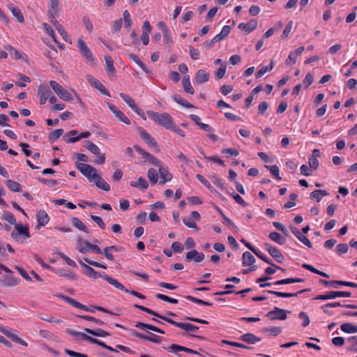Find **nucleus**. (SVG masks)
Returning a JSON list of instances; mask_svg holds the SVG:
<instances>
[{
	"label": "nucleus",
	"mask_w": 357,
	"mask_h": 357,
	"mask_svg": "<svg viewBox=\"0 0 357 357\" xmlns=\"http://www.w3.org/2000/svg\"><path fill=\"white\" fill-rule=\"evenodd\" d=\"M269 254L278 262L283 263L284 261V257L281 253V252L277 248H274Z\"/></svg>",
	"instance_id": "obj_47"
},
{
	"label": "nucleus",
	"mask_w": 357,
	"mask_h": 357,
	"mask_svg": "<svg viewBox=\"0 0 357 357\" xmlns=\"http://www.w3.org/2000/svg\"><path fill=\"white\" fill-rule=\"evenodd\" d=\"M275 61L273 60H271L270 62V64L267 66H263L261 67L257 73L256 77L260 78L265 73L267 72H270L273 70V68L275 66Z\"/></svg>",
	"instance_id": "obj_37"
},
{
	"label": "nucleus",
	"mask_w": 357,
	"mask_h": 357,
	"mask_svg": "<svg viewBox=\"0 0 357 357\" xmlns=\"http://www.w3.org/2000/svg\"><path fill=\"white\" fill-rule=\"evenodd\" d=\"M50 85L61 99L63 100L64 101H69L73 100L72 94L56 81H50Z\"/></svg>",
	"instance_id": "obj_6"
},
{
	"label": "nucleus",
	"mask_w": 357,
	"mask_h": 357,
	"mask_svg": "<svg viewBox=\"0 0 357 357\" xmlns=\"http://www.w3.org/2000/svg\"><path fill=\"white\" fill-rule=\"evenodd\" d=\"M130 185L135 188H139L141 190H146L149 187V183L144 178L139 177L137 182H130Z\"/></svg>",
	"instance_id": "obj_35"
},
{
	"label": "nucleus",
	"mask_w": 357,
	"mask_h": 357,
	"mask_svg": "<svg viewBox=\"0 0 357 357\" xmlns=\"http://www.w3.org/2000/svg\"><path fill=\"white\" fill-rule=\"evenodd\" d=\"M268 237L273 241L280 244L284 245L286 242L285 238L281 236L280 234L276 231H272L269 234Z\"/></svg>",
	"instance_id": "obj_38"
},
{
	"label": "nucleus",
	"mask_w": 357,
	"mask_h": 357,
	"mask_svg": "<svg viewBox=\"0 0 357 357\" xmlns=\"http://www.w3.org/2000/svg\"><path fill=\"white\" fill-rule=\"evenodd\" d=\"M7 7L18 22L23 23L24 22V15L18 8L15 7L13 3L8 4Z\"/></svg>",
	"instance_id": "obj_23"
},
{
	"label": "nucleus",
	"mask_w": 357,
	"mask_h": 357,
	"mask_svg": "<svg viewBox=\"0 0 357 357\" xmlns=\"http://www.w3.org/2000/svg\"><path fill=\"white\" fill-rule=\"evenodd\" d=\"M159 167V173L160 176L161 181H160V185H164L165 183L170 181L172 179V175L169 172L167 167H162V165L158 167Z\"/></svg>",
	"instance_id": "obj_17"
},
{
	"label": "nucleus",
	"mask_w": 357,
	"mask_h": 357,
	"mask_svg": "<svg viewBox=\"0 0 357 357\" xmlns=\"http://www.w3.org/2000/svg\"><path fill=\"white\" fill-rule=\"evenodd\" d=\"M227 66L225 63H222L220 67L215 71V76L217 79L222 78L226 73Z\"/></svg>",
	"instance_id": "obj_62"
},
{
	"label": "nucleus",
	"mask_w": 357,
	"mask_h": 357,
	"mask_svg": "<svg viewBox=\"0 0 357 357\" xmlns=\"http://www.w3.org/2000/svg\"><path fill=\"white\" fill-rule=\"evenodd\" d=\"M102 278L107 281L108 283L114 286L118 289H120L125 292H129V290L126 289L121 283H120L117 280L107 275H103Z\"/></svg>",
	"instance_id": "obj_24"
},
{
	"label": "nucleus",
	"mask_w": 357,
	"mask_h": 357,
	"mask_svg": "<svg viewBox=\"0 0 357 357\" xmlns=\"http://www.w3.org/2000/svg\"><path fill=\"white\" fill-rule=\"evenodd\" d=\"M209 74L204 70H199L195 76V82L197 84H202L208 81Z\"/></svg>",
	"instance_id": "obj_21"
},
{
	"label": "nucleus",
	"mask_w": 357,
	"mask_h": 357,
	"mask_svg": "<svg viewBox=\"0 0 357 357\" xmlns=\"http://www.w3.org/2000/svg\"><path fill=\"white\" fill-rule=\"evenodd\" d=\"M84 331L87 333H89L91 335L96 336V337H105L109 336L110 335L108 332H106L100 328H98L96 330H93L91 328H84Z\"/></svg>",
	"instance_id": "obj_36"
},
{
	"label": "nucleus",
	"mask_w": 357,
	"mask_h": 357,
	"mask_svg": "<svg viewBox=\"0 0 357 357\" xmlns=\"http://www.w3.org/2000/svg\"><path fill=\"white\" fill-rule=\"evenodd\" d=\"M59 10V0H50L47 11L50 20H56Z\"/></svg>",
	"instance_id": "obj_12"
},
{
	"label": "nucleus",
	"mask_w": 357,
	"mask_h": 357,
	"mask_svg": "<svg viewBox=\"0 0 357 357\" xmlns=\"http://www.w3.org/2000/svg\"><path fill=\"white\" fill-rule=\"evenodd\" d=\"M291 232L296 236V238L301 241L303 244H305L308 248H312V243L310 241L304 236L298 228L296 227L291 226L290 227Z\"/></svg>",
	"instance_id": "obj_18"
},
{
	"label": "nucleus",
	"mask_w": 357,
	"mask_h": 357,
	"mask_svg": "<svg viewBox=\"0 0 357 357\" xmlns=\"http://www.w3.org/2000/svg\"><path fill=\"white\" fill-rule=\"evenodd\" d=\"M308 291H310V289H305L300 290L296 293H284V292L276 291H273V290H266V291L268 294L275 295L278 297L291 298V297H296L299 294H303V292Z\"/></svg>",
	"instance_id": "obj_16"
},
{
	"label": "nucleus",
	"mask_w": 357,
	"mask_h": 357,
	"mask_svg": "<svg viewBox=\"0 0 357 357\" xmlns=\"http://www.w3.org/2000/svg\"><path fill=\"white\" fill-rule=\"evenodd\" d=\"M105 70L109 74H114L116 73L115 68L114 66V61L109 56H105Z\"/></svg>",
	"instance_id": "obj_34"
},
{
	"label": "nucleus",
	"mask_w": 357,
	"mask_h": 357,
	"mask_svg": "<svg viewBox=\"0 0 357 357\" xmlns=\"http://www.w3.org/2000/svg\"><path fill=\"white\" fill-rule=\"evenodd\" d=\"M56 273L61 277H66L73 280H76V276L73 273L64 269H59Z\"/></svg>",
	"instance_id": "obj_58"
},
{
	"label": "nucleus",
	"mask_w": 357,
	"mask_h": 357,
	"mask_svg": "<svg viewBox=\"0 0 357 357\" xmlns=\"http://www.w3.org/2000/svg\"><path fill=\"white\" fill-rule=\"evenodd\" d=\"M139 137L151 147H157V142L155 139L142 128H139Z\"/></svg>",
	"instance_id": "obj_14"
},
{
	"label": "nucleus",
	"mask_w": 357,
	"mask_h": 357,
	"mask_svg": "<svg viewBox=\"0 0 357 357\" xmlns=\"http://www.w3.org/2000/svg\"><path fill=\"white\" fill-rule=\"evenodd\" d=\"M183 222L186 227L189 228L195 229L197 230L199 229L197 224L193 221V220L190 217L183 218Z\"/></svg>",
	"instance_id": "obj_64"
},
{
	"label": "nucleus",
	"mask_w": 357,
	"mask_h": 357,
	"mask_svg": "<svg viewBox=\"0 0 357 357\" xmlns=\"http://www.w3.org/2000/svg\"><path fill=\"white\" fill-rule=\"evenodd\" d=\"M302 267L314 273H316L317 275H321L323 277H325V278H328V275L326 274V273H324L321 271H319L318 269L314 268L312 266L310 265V264H303L302 265Z\"/></svg>",
	"instance_id": "obj_54"
},
{
	"label": "nucleus",
	"mask_w": 357,
	"mask_h": 357,
	"mask_svg": "<svg viewBox=\"0 0 357 357\" xmlns=\"http://www.w3.org/2000/svg\"><path fill=\"white\" fill-rule=\"evenodd\" d=\"M173 99L177 103L181 105L182 106L187 108H193L195 107L191 103H190L186 99L182 98L180 95L175 94L173 96Z\"/></svg>",
	"instance_id": "obj_43"
},
{
	"label": "nucleus",
	"mask_w": 357,
	"mask_h": 357,
	"mask_svg": "<svg viewBox=\"0 0 357 357\" xmlns=\"http://www.w3.org/2000/svg\"><path fill=\"white\" fill-rule=\"evenodd\" d=\"M182 84H183V89L186 93H188L190 94L194 93V89L190 84L189 75H185L183 77V80H182Z\"/></svg>",
	"instance_id": "obj_40"
},
{
	"label": "nucleus",
	"mask_w": 357,
	"mask_h": 357,
	"mask_svg": "<svg viewBox=\"0 0 357 357\" xmlns=\"http://www.w3.org/2000/svg\"><path fill=\"white\" fill-rule=\"evenodd\" d=\"M84 274L87 277L91 278L92 279H97L98 278H102V276H103L98 272L96 271L91 266L88 267L87 270L84 271Z\"/></svg>",
	"instance_id": "obj_53"
},
{
	"label": "nucleus",
	"mask_w": 357,
	"mask_h": 357,
	"mask_svg": "<svg viewBox=\"0 0 357 357\" xmlns=\"http://www.w3.org/2000/svg\"><path fill=\"white\" fill-rule=\"evenodd\" d=\"M36 219L38 221V227L45 226L50 221V217L47 212L44 210H40L36 213Z\"/></svg>",
	"instance_id": "obj_19"
},
{
	"label": "nucleus",
	"mask_w": 357,
	"mask_h": 357,
	"mask_svg": "<svg viewBox=\"0 0 357 357\" xmlns=\"http://www.w3.org/2000/svg\"><path fill=\"white\" fill-rule=\"evenodd\" d=\"M119 96L133 112L139 115L144 119H146V118L144 116L143 110L137 106L135 100L130 96L124 93H120Z\"/></svg>",
	"instance_id": "obj_8"
},
{
	"label": "nucleus",
	"mask_w": 357,
	"mask_h": 357,
	"mask_svg": "<svg viewBox=\"0 0 357 357\" xmlns=\"http://www.w3.org/2000/svg\"><path fill=\"white\" fill-rule=\"evenodd\" d=\"M42 28L43 30L46 31V33L52 38V40L55 43H57L54 31L49 24H47L46 22L43 23Z\"/></svg>",
	"instance_id": "obj_56"
},
{
	"label": "nucleus",
	"mask_w": 357,
	"mask_h": 357,
	"mask_svg": "<svg viewBox=\"0 0 357 357\" xmlns=\"http://www.w3.org/2000/svg\"><path fill=\"white\" fill-rule=\"evenodd\" d=\"M6 183L7 187L12 192H22V185L17 181L13 180H7Z\"/></svg>",
	"instance_id": "obj_42"
},
{
	"label": "nucleus",
	"mask_w": 357,
	"mask_h": 357,
	"mask_svg": "<svg viewBox=\"0 0 357 357\" xmlns=\"http://www.w3.org/2000/svg\"><path fill=\"white\" fill-rule=\"evenodd\" d=\"M261 331L271 336H277L282 333V328L279 326L264 328Z\"/></svg>",
	"instance_id": "obj_39"
},
{
	"label": "nucleus",
	"mask_w": 357,
	"mask_h": 357,
	"mask_svg": "<svg viewBox=\"0 0 357 357\" xmlns=\"http://www.w3.org/2000/svg\"><path fill=\"white\" fill-rule=\"evenodd\" d=\"M125 26L130 28L132 24V21L130 13L126 10L123 13Z\"/></svg>",
	"instance_id": "obj_63"
},
{
	"label": "nucleus",
	"mask_w": 357,
	"mask_h": 357,
	"mask_svg": "<svg viewBox=\"0 0 357 357\" xmlns=\"http://www.w3.org/2000/svg\"><path fill=\"white\" fill-rule=\"evenodd\" d=\"M79 251L83 254H85L88 252H89L91 246V243H89L86 241H82L81 239L79 240Z\"/></svg>",
	"instance_id": "obj_49"
},
{
	"label": "nucleus",
	"mask_w": 357,
	"mask_h": 357,
	"mask_svg": "<svg viewBox=\"0 0 357 357\" xmlns=\"http://www.w3.org/2000/svg\"><path fill=\"white\" fill-rule=\"evenodd\" d=\"M270 279H271V277H269L268 275L267 276H263V277H261V278H258L256 280V282L259 284V287H261V288H264V287H271L272 285V283L266 282V281L270 280Z\"/></svg>",
	"instance_id": "obj_57"
},
{
	"label": "nucleus",
	"mask_w": 357,
	"mask_h": 357,
	"mask_svg": "<svg viewBox=\"0 0 357 357\" xmlns=\"http://www.w3.org/2000/svg\"><path fill=\"white\" fill-rule=\"evenodd\" d=\"M256 256H257L259 258H260L261 260H263L264 262L267 263L268 264H270L272 266L275 267L278 270H281L282 271H285L284 269L274 264L272 261V260L268 257L266 255H264L261 250L256 248L255 252H253Z\"/></svg>",
	"instance_id": "obj_26"
},
{
	"label": "nucleus",
	"mask_w": 357,
	"mask_h": 357,
	"mask_svg": "<svg viewBox=\"0 0 357 357\" xmlns=\"http://www.w3.org/2000/svg\"><path fill=\"white\" fill-rule=\"evenodd\" d=\"M1 218L3 220L8 222L11 225H15L16 224V219L14 215L9 211L3 212Z\"/></svg>",
	"instance_id": "obj_55"
},
{
	"label": "nucleus",
	"mask_w": 357,
	"mask_h": 357,
	"mask_svg": "<svg viewBox=\"0 0 357 357\" xmlns=\"http://www.w3.org/2000/svg\"><path fill=\"white\" fill-rule=\"evenodd\" d=\"M59 298H61L63 301H64L66 303L71 305L72 306L80 309L82 303H79L76 300H75L73 298H70L69 296H65V295H59Z\"/></svg>",
	"instance_id": "obj_46"
},
{
	"label": "nucleus",
	"mask_w": 357,
	"mask_h": 357,
	"mask_svg": "<svg viewBox=\"0 0 357 357\" xmlns=\"http://www.w3.org/2000/svg\"><path fill=\"white\" fill-rule=\"evenodd\" d=\"M144 158L149 162L150 164L153 165L156 167H159L162 165V162L159 160L156 157L153 155L152 154L148 153L145 154Z\"/></svg>",
	"instance_id": "obj_51"
},
{
	"label": "nucleus",
	"mask_w": 357,
	"mask_h": 357,
	"mask_svg": "<svg viewBox=\"0 0 357 357\" xmlns=\"http://www.w3.org/2000/svg\"><path fill=\"white\" fill-rule=\"evenodd\" d=\"M196 178L197 180L202 183L204 185H205L209 190H211V192H215L221 198L223 199L221 194L217 192L213 186L210 184V183L201 174H197Z\"/></svg>",
	"instance_id": "obj_32"
},
{
	"label": "nucleus",
	"mask_w": 357,
	"mask_h": 357,
	"mask_svg": "<svg viewBox=\"0 0 357 357\" xmlns=\"http://www.w3.org/2000/svg\"><path fill=\"white\" fill-rule=\"evenodd\" d=\"M146 114L150 119L167 130L171 128L174 122L172 117L168 113L159 114L156 112L149 110Z\"/></svg>",
	"instance_id": "obj_2"
},
{
	"label": "nucleus",
	"mask_w": 357,
	"mask_h": 357,
	"mask_svg": "<svg viewBox=\"0 0 357 357\" xmlns=\"http://www.w3.org/2000/svg\"><path fill=\"white\" fill-rule=\"evenodd\" d=\"M10 236L17 242L22 241L23 239L30 238L29 228L27 225L16 223L15 230L11 232Z\"/></svg>",
	"instance_id": "obj_3"
},
{
	"label": "nucleus",
	"mask_w": 357,
	"mask_h": 357,
	"mask_svg": "<svg viewBox=\"0 0 357 357\" xmlns=\"http://www.w3.org/2000/svg\"><path fill=\"white\" fill-rule=\"evenodd\" d=\"M63 134V129H56L52 132L48 137L49 141L50 142H56L62 135Z\"/></svg>",
	"instance_id": "obj_50"
},
{
	"label": "nucleus",
	"mask_w": 357,
	"mask_h": 357,
	"mask_svg": "<svg viewBox=\"0 0 357 357\" xmlns=\"http://www.w3.org/2000/svg\"><path fill=\"white\" fill-rule=\"evenodd\" d=\"M38 93L40 95V104L44 105L47 102V99H49L50 95H51L52 92L50 89H45L44 86H40L38 90Z\"/></svg>",
	"instance_id": "obj_29"
},
{
	"label": "nucleus",
	"mask_w": 357,
	"mask_h": 357,
	"mask_svg": "<svg viewBox=\"0 0 357 357\" xmlns=\"http://www.w3.org/2000/svg\"><path fill=\"white\" fill-rule=\"evenodd\" d=\"M132 335L139 339L146 340L154 343H160L162 342V337L158 336L153 333H150V335H144L137 331H133Z\"/></svg>",
	"instance_id": "obj_13"
},
{
	"label": "nucleus",
	"mask_w": 357,
	"mask_h": 357,
	"mask_svg": "<svg viewBox=\"0 0 357 357\" xmlns=\"http://www.w3.org/2000/svg\"><path fill=\"white\" fill-rule=\"evenodd\" d=\"M77 48L82 56L87 62L95 63L96 58L86 43L82 38H79L77 40Z\"/></svg>",
	"instance_id": "obj_5"
},
{
	"label": "nucleus",
	"mask_w": 357,
	"mask_h": 357,
	"mask_svg": "<svg viewBox=\"0 0 357 357\" xmlns=\"http://www.w3.org/2000/svg\"><path fill=\"white\" fill-rule=\"evenodd\" d=\"M163 43L169 47L172 44V35L169 29H165L163 33Z\"/></svg>",
	"instance_id": "obj_59"
},
{
	"label": "nucleus",
	"mask_w": 357,
	"mask_h": 357,
	"mask_svg": "<svg viewBox=\"0 0 357 357\" xmlns=\"http://www.w3.org/2000/svg\"><path fill=\"white\" fill-rule=\"evenodd\" d=\"M239 340L248 344H254L256 342H260L261 339L260 337H257L253 333H248L242 335L239 337Z\"/></svg>",
	"instance_id": "obj_25"
},
{
	"label": "nucleus",
	"mask_w": 357,
	"mask_h": 357,
	"mask_svg": "<svg viewBox=\"0 0 357 357\" xmlns=\"http://www.w3.org/2000/svg\"><path fill=\"white\" fill-rule=\"evenodd\" d=\"M243 262L242 264L243 266H250L255 262V258L250 252H245L242 256Z\"/></svg>",
	"instance_id": "obj_30"
},
{
	"label": "nucleus",
	"mask_w": 357,
	"mask_h": 357,
	"mask_svg": "<svg viewBox=\"0 0 357 357\" xmlns=\"http://www.w3.org/2000/svg\"><path fill=\"white\" fill-rule=\"evenodd\" d=\"M72 225L80 231L87 234L89 232L86 226L78 218H73L72 219Z\"/></svg>",
	"instance_id": "obj_41"
},
{
	"label": "nucleus",
	"mask_w": 357,
	"mask_h": 357,
	"mask_svg": "<svg viewBox=\"0 0 357 357\" xmlns=\"http://www.w3.org/2000/svg\"><path fill=\"white\" fill-rule=\"evenodd\" d=\"M82 22L86 28V29L89 32L91 33L93 31V26L92 22H91L90 19L87 16H84L82 18Z\"/></svg>",
	"instance_id": "obj_61"
},
{
	"label": "nucleus",
	"mask_w": 357,
	"mask_h": 357,
	"mask_svg": "<svg viewBox=\"0 0 357 357\" xmlns=\"http://www.w3.org/2000/svg\"><path fill=\"white\" fill-rule=\"evenodd\" d=\"M265 167L270 170L271 174L275 177L278 181H280L282 178L280 176V169L277 165H265Z\"/></svg>",
	"instance_id": "obj_52"
},
{
	"label": "nucleus",
	"mask_w": 357,
	"mask_h": 357,
	"mask_svg": "<svg viewBox=\"0 0 357 357\" xmlns=\"http://www.w3.org/2000/svg\"><path fill=\"white\" fill-rule=\"evenodd\" d=\"M204 259V255L202 252H199L196 250L189 251L185 256V260L189 261L193 260L195 263H199Z\"/></svg>",
	"instance_id": "obj_15"
},
{
	"label": "nucleus",
	"mask_w": 357,
	"mask_h": 357,
	"mask_svg": "<svg viewBox=\"0 0 357 357\" xmlns=\"http://www.w3.org/2000/svg\"><path fill=\"white\" fill-rule=\"evenodd\" d=\"M86 79L89 82V83L91 85V86L98 90L102 94L105 95L107 96H110L108 90L100 83V81L93 77L92 75H88L86 76Z\"/></svg>",
	"instance_id": "obj_10"
},
{
	"label": "nucleus",
	"mask_w": 357,
	"mask_h": 357,
	"mask_svg": "<svg viewBox=\"0 0 357 357\" xmlns=\"http://www.w3.org/2000/svg\"><path fill=\"white\" fill-rule=\"evenodd\" d=\"M0 332L10 338L13 342L18 343L22 346L26 347L28 344L24 340L20 338L15 333V331L9 328L0 325Z\"/></svg>",
	"instance_id": "obj_9"
},
{
	"label": "nucleus",
	"mask_w": 357,
	"mask_h": 357,
	"mask_svg": "<svg viewBox=\"0 0 357 357\" xmlns=\"http://www.w3.org/2000/svg\"><path fill=\"white\" fill-rule=\"evenodd\" d=\"M133 307L135 308L141 310L148 314H152L154 317H158L162 320H164V321H165L172 325H174L178 328H181L187 332H197L199 330V327L195 325L188 324V323L176 322V321H174L172 319L168 317L167 316L162 315V314H159L146 307H144V306H142V305H140L138 304H135L133 305Z\"/></svg>",
	"instance_id": "obj_1"
},
{
	"label": "nucleus",
	"mask_w": 357,
	"mask_h": 357,
	"mask_svg": "<svg viewBox=\"0 0 357 357\" xmlns=\"http://www.w3.org/2000/svg\"><path fill=\"white\" fill-rule=\"evenodd\" d=\"M84 147L86 148L91 153L96 155H100V150L98 148V146L90 141L85 142Z\"/></svg>",
	"instance_id": "obj_44"
},
{
	"label": "nucleus",
	"mask_w": 357,
	"mask_h": 357,
	"mask_svg": "<svg viewBox=\"0 0 357 357\" xmlns=\"http://www.w3.org/2000/svg\"><path fill=\"white\" fill-rule=\"evenodd\" d=\"M257 26V21L255 19L250 20L248 23H240L238 28L241 30L245 31L246 33H250L256 29Z\"/></svg>",
	"instance_id": "obj_22"
},
{
	"label": "nucleus",
	"mask_w": 357,
	"mask_h": 357,
	"mask_svg": "<svg viewBox=\"0 0 357 357\" xmlns=\"http://www.w3.org/2000/svg\"><path fill=\"white\" fill-rule=\"evenodd\" d=\"M291 311L275 307L273 310L266 313V317L271 320H285L287 314H290Z\"/></svg>",
	"instance_id": "obj_7"
},
{
	"label": "nucleus",
	"mask_w": 357,
	"mask_h": 357,
	"mask_svg": "<svg viewBox=\"0 0 357 357\" xmlns=\"http://www.w3.org/2000/svg\"><path fill=\"white\" fill-rule=\"evenodd\" d=\"M94 176L92 181L95 183L97 188L107 192L110 190V185L99 174H97Z\"/></svg>",
	"instance_id": "obj_20"
},
{
	"label": "nucleus",
	"mask_w": 357,
	"mask_h": 357,
	"mask_svg": "<svg viewBox=\"0 0 357 357\" xmlns=\"http://www.w3.org/2000/svg\"><path fill=\"white\" fill-rule=\"evenodd\" d=\"M107 105L109 110L114 114L119 121L126 123V125H130L131 123L129 119L120 109H119L116 105L109 102H107Z\"/></svg>",
	"instance_id": "obj_11"
},
{
	"label": "nucleus",
	"mask_w": 357,
	"mask_h": 357,
	"mask_svg": "<svg viewBox=\"0 0 357 357\" xmlns=\"http://www.w3.org/2000/svg\"><path fill=\"white\" fill-rule=\"evenodd\" d=\"M66 331L68 333H69L72 336L80 337H82V339L83 340L88 341L90 343L94 344V342H95L96 339L93 337H91V336L88 335L87 334H85V333H83L81 332L71 331L70 329H67Z\"/></svg>",
	"instance_id": "obj_28"
},
{
	"label": "nucleus",
	"mask_w": 357,
	"mask_h": 357,
	"mask_svg": "<svg viewBox=\"0 0 357 357\" xmlns=\"http://www.w3.org/2000/svg\"><path fill=\"white\" fill-rule=\"evenodd\" d=\"M147 176H148L150 182L153 185H155L157 183L158 180V172L156 171V169H155L153 168L149 169L148 171V173H147Z\"/></svg>",
	"instance_id": "obj_48"
},
{
	"label": "nucleus",
	"mask_w": 357,
	"mask_h": 357,
	"mask_svg": "<svg viewBox=\"0 0 357 357\" xmlns=\"http://www.w3.org/2000/svg\"><path fill=\"white\" fill-rule=\"evenodd\" d=\"M120 250H121V248L115 246V245H112V246L106 247L105 248H104L102 253H104L105 257L108 260L113 261L114 259V256L112 255V252H119Z\"/></svg>",
	"instance_id": "obj_31"
},
{
	"label": "nucleus",
	"mask_w": 357,
	"mask_h": 357,
	"mask_svg": "<svg viewBox=\"0 0 357 357\" xmlns=\"http://www.w3.org/2000/svg\"><path fill=\"white\" fill-rule=\"evenodd\" d=\"M51 24L54 26V27L57 30L59 33L62 38L66 41L68 42V33L64 29L63 26L57 20H50Z\"/></svg>",
	"instance_id": "obj_27"
},
{
	"label": "nucleus",
	"mask_w": 357,
	"mask_h": 357,
	"mask_svg": "<svg viewBox=\"0 0 357 357\" xmlns=\"http://www.w3.org/2000/svg\"><path fill=\"white\" fill-rule=\"evenodd\" d=\"M75 166L82 174L87 178L90 182H92V180L95 177L94 175H97L98 174L97 169L88 164L77 162Z\"/></svg>",
	"instance_id": "obj_4"
},
{
	"label": "nucleus",
	"mask_w": 357,
	"mask_h": 357,
	"mask_svg": "<svg viewBox=\"0 0 357 357\" xmlns=\"http://www.w3.org/2000/svg\"><path fill=\"white\" fill-rule=\"evenodd\" d=\"M340 328L342 331L347 333H357V326L353 325L350 323H345L342 324Z\"/></svg>",
	"instance_id": "obj_45"
},
{
	"label": "nucleus",
	"mask_w": 357,
	"mask_h": 357,
	"mask_svg": "<svg viewBox=\"0 0 357 357\" xmlns=\"http://www.w3.org/2000/svg\"><path fill=\"white\" fill-rule=\"evenodd\" d=\"M216 210L222 215V218L231 228L234 229H237V227L236 226V225L231 221V220H230L223 213L222 211L220 208L216 207Z\"/></svg>",
	"instance_id": "obj_60"
},
{
	"label": "nucleus",
	"mask_w": 357,
	"mask_h": 357,
	"mask_svg": "<svg viewBox=\"0 0 357 357\" xmlns=\"http://www.w3.org/2000/svg\"><path fill=\"white\" fill-rule=\"evenodd\" d=\"M20 282L19 278L4 276L1 280V284L6 287L16 286Z\"/></svg>",
	"instance_id": "obj_33"
}]
</instances>
